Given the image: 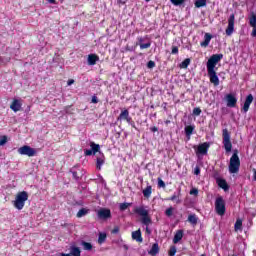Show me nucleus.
<instances>
[{
	"instance_id": "c85d7f7f",
	"label": "nucleus",
	"mask_w": 256,
	"mask_h": 256,
	"mask_svg": "<svg viewBox=\"0 0 256 256\" xmlns=\"http://www.w3.org/2000/svg\"><path fill=\"white\" fill-rule=\"evenodd\" d=\"M97 63V55L90 54L88 56V65H95Z\"/></svg>"
},
{
	"instance_id": "7c9ffc66",
	"label": "nucleus",
	"mask_w": 256,
	"mask_h": 256,
	"mask_svg": "<svg viewBox=\"0 0 256 256\" xmlns=\"http://www.w3.org/2000/svg\"><path fill=\"white\" fill-rule=\"evenodd\" d=\"M82 247L84 251H91L93 249V245L89 242L82 241Z\"/></svg>"
},
{
	"instance_id": "49530a36",
	"label": "nucleus",
	"mask_w": 256,
	"mask_h": 256,
	"mask_svg": "<svg viewBox=\"0 0 256 256\" xmlns=\"http://www.w3.org/2000/svg\"><path fill=\"white\" fill-rule=\"evenodd\" d=\"M103 163H105V161L101 158H97V167L98 169H101V165H103Z\"/></svg>"
},
{
	"instance_id": "de8ad7c7",
	"label": "nucleus",
	"mask_w": 256,
	"mask_h": 256,
	"mask_svg": "<svg viewBox=\"0 0 256 256\" xmlns=\"http://www.w3.org/2000/svg\"><path fill=\"white\" fill-rule=\"evenodd\" d=\"M194 175H201V168L199 166L194 168Z\"/></svg>"
},
{
	"instance_id": "393cba45",
	"label": "nucleus",
	"mask_w": 256,
	"mask_h": 256,
	"mask_svg": "<svg viewBox=\"0 0 256 256\" xmlns=\"http://www.w3.org/2000/svg\"><path fill=\"white\" fill-rule=\"evenodd\" d=\"M188 221L191 223V225H197V223L199 222V218L196 214H190L188 216Z\"/></svg>"
},
{
	"instance_id": "bf43d9fd",
	"label": "nucleus",
	"mask_w": 256,
	"mask_h": 256,
	"mask_svg": "<svg viewBox=\"0 0 256 256\" xmlns=\"http://www.w3.org/2000/svg\"><path fill=\"white\" fill-rule=\"evenodd\" d=\"M92 103H97V96L92 97Z\"/></svg>"
},
{
	"instance_id": "9b49d317",
	"label": "nucleus",
	"mask_w": 256,
	"mask_h": 256,
	"mask_svg": "<svg viewBox=\"0 0 256 256\" xmlns=\"http://www.w3.org/2000/svg\"><path fill=\"white\" fill-rule=\"evenodd\" d=\"M98 217L102 219V221H107V219H111V210L107 208H101L97 213Z\"/></svg>"
},
{
	"instance_id": "f8f14e48",
	"label": "nucleus",
	"mask_w": 256,
	"mask_h": 256,
	"mask_svg": "<svg viewBox=\"0 0 256 256\" xmlns=\"http://www.w3.org/2000/svg\"><path fill=\"white\" fill-rule=\"evenodd\" d=\"M226 102H227V107H237V97L233 94H227L225 96Z\"/></svg>"
},
{
	"instance_id": "a878e982",
	"label": "nucleus",
	"mask_w": 256,
	"mask_h": 256,
	"mask_svg": "<svg viewBox=\"0 0 256 256\" xmlns=\"http://www.w3.org/2000/svg\"><path fill=\"white\" fill-rule=\"evenodd\" d=\"M249 25H250V27H256V14H255V12L250 13Z\"/></svg>"
},
{
	"instance_id": "e2e57ef3",
	"label": "nucleus",
	"mask_w": 256,
	"mask_h": 256,
	"mask_svg": "<svg viewBox=\"0 0 256 256\" xmlns=\"http://www.w3.org/2000/svg\"><path fill=\"white\" fill-rule=\"evenodd\" d=\"M145 1L149 2V1H151V0H145Z\"/></svg>"
},
{
	"instance_id": "5701e85b",
	"label": "nucleus",
	"mask_w": 256,
	"mask_h": 256,
	"mask_svg": "<svg viewBox=\"0 0 256 256\" xmlns=\"http://www.w3.org/2000/svg\"><path fill=\"white\" fill-rule=\"evenodd\" d=\"M151 256H156L159 253V244L158 243H154L152 245V248L150 249V251L148 252Z\"/></svg>"
},
{
	"instance_id": "cd10ccee",
	"label": "nucleus",
	"mask_w": 256,
	"mask_h": 256,
	"mask_svg": "<svg viewBox=\"0 0 256 256\" xmlns=\"http://www.w3.org/2000/svg\"><path fill=\"white\" fill-rule=\"evenodd\" d=\"M166 201H175L177 205L181 204V200L179 199V194L174 193L170 198H166Z\"/></svg>"
},
{
	"instance_id": "ea45409f",
	"label": "nucleus",
	"mask_w": 256,
	"mask_h": 256,
	"mask_svg": "<svg viewBox=\"0 0 256 256\" xmlns=\"http://www.w3.org/2000/svg\"><path fill=\"white\" fill-rule=\"evenodd\" d=\"M201 113H202L201 108L197 107L193 109V115H196V117H199Z\"/></svg>"
},
{
	"instance_id": "423d86ee",
	"label": "nucleus",
	"mask_w": 256,
	"mask_h": 256,
	"mask_svg": "<svg viewBox=\"0 0 256 256\" xmlns=\"http://www.w3.org/2000/svg\"><path fill=\"white\" fill-rule=\"evenodd\" d=\"M225 211H227V208L225 207V199L219 196L215 200V212L217 215H220V217H223V215H225Z\"/></svg>"
},
{
	"instance_id": "bb28decb",
	"label": "nucleus",
	"mask_w": 256,
	"mask_h": 256,
	"mask_svg": "<svg viewBox=\"0 0 256 256\" xmlns=\"http://www.w3.org/2000/svg\"><path fill=\"white\" fill-rule=\"evenodd\" d=\"M189 65H191V58H186L184 61H182L179 64L180 69H187V67H189Z\"/></svg>"
},
{
	"instance_id": "79ce46f5",
	"label": "nucleus",
	"mask_w": 256,
	"mask_h": 256,
	"mask_svg": "<svg viewBox=\"0 0 256 256\" xmlns=\"http://www.w3.org/2000/svg\"><path fill=\"white\" fill-rule=\"evenodd\" d=\"M190 195H194V197H197L199 195V189L197 188H192L190 190Z\"/></svg>"
},
{
	"instance_id": "a19ab883",
	"label": "nucleus",
	"mask_w": 256,
	"mask_h": 256,
	"mask_svg": "<svg viewBox=\"0 0 256 256\" xmlns=\"http://www.w3.org/2000/svg\"><path fill=\"white\" fill-rule=\"evenodd\" d=\"M158 187L162 189H165L166 187L165 182L161 178H158Z\"/></svg>"
},
{
	"instance_id": "603ef678",
	"label": "nucleus",
	"mask_w": 256,
	"mask_h": 256,
	"mask_svg": "<svg viewBox=\"0 0 256 256\" xmlns=\"http://www.w3.org/2000/svg\"><path fill=\"white\" fill-rule=\"evenodd\" d=\"M252 37H256V26L252 27Z\"/></svg>"
},
{
	"instance_id": "0eeeda50",
	"label": "nucleus",
	"mask_w": 256,
	"mask_h": 256,
	"mask_svg": "<svg viewBox=\"0 0 256 256\" xmlns=\"http://www.w3.org/2000/svg\"><path fill=\"white\" fill-rule=\"evenodd\" d=\"M209 147H211V144H209V142H204L202 144H199L198 146H194L197 157H199L200 155H207Z\"/></svg>"
},
{
	"instance_id": "c756f323",
	"label": "nucleus",
	"mask_w": 256,
	"mask_h": 256,
	"mask_svg": "<svg viewBox=\"0 0 256 256\" xmlns=\"http://www.w3.org/2000/svg\"><path fill=\"white\" fill-rule=\"evenodd\" d=\"M194 5L197 9H201V7H205L207 5V0H196Z\"/></svg>"
},
{
	"instance_id": "6e6d98bb",
	"label": "nucleus",
	"mask_w": 256,
	"mask_h": 256,
	"mask_svg": "<svg viewBox=\"0 0 256 256\" xmlns=\"http://www.w3.org/2000/svg\"><path fill=\"white\" fill-rule=\"evenodd\" d=\"M98 181H100L101 183H105V180H103V177L101 175L97 176Z\"/></svg>"
},
{
	"instance_id": "4c0bfd02",
	"label": "nucleus",
	"mask_w": 256,
	"mask_h": 256,
	"mask_svg": "<svg viewBox=\"0 0 256 256\" xmlns=\"http://www.w3.org/2000/svg\"><path fill=\"white\" fill-rule=\"evenodd\" d=\"M166 217H173V207H169L165 211Z\"/></svg>"
},
{
	"instance_id": "f03ea898",
	"label": "nucleus",
	"mask_w": 256,
	"mask_h": 256,
	"mask_svg": "<svg viewBox=\"0 0 256 256\" xmlns=\"http://www.w3.org/2000/svg\"><path fill=\"white\" fill-rule=\"evenodd\" d=\"M133 213L139 215V217H142L140 221L142 225L146 226V233H148V235H151V230H149V226L151 225V223H153V221L151 220V216H149V210L145 209V206H136L133 209Z\"/></svg>"
},
{
	"instance_id": "473e14b6",
	"label": "nucleus",
	"mask_w": 256,
	"mask_h": 256,
	"mask_svg": "<svg viewBox=\"0 0 256 256\" xmlns=\"http://www.w3.org/2000/svg\"><path fill=\"white\" fill-rule=\"evenodd\" d=\"M129 207H131V203H127V202L121 203L119 205L120 211H126V209H129Z\"/></svg>"
},
{
	"instance_id": "412c9836",
	"label": "nucleus",
	"mask_w": 256,
	"mask_h": 256,
	"mask_svg": "<svg viewBox=\"0 0 256 256\" xmlns=\"http://www.w3.org/2000/svg\"><path fill=\"white\" fill-rule=\"evenodd\" d=\"M185 135L190 139V137L193 135V131H195V125H188L184 128Z\"/></svg>"
},
{
	"instance_id": "2eb2a0df",
	"label": "nucleus",
	"mask_w": 256,
	"mask_h": 256,
	"mask_svg": "<svg viewBox=\"0 0 256 256\" xmlns=\"http://www.w3.org/2000/svg\"><path fill=\"white\" fill-rule=\"evenodd\" d=\"M251 103H253V94H249L245 99V102L242 108L244 113H247V111H249V107H251Z\"/></svg>"
},
{
	"instance_id": "c03bdc74",
	"label": "nucleus",
	"mask_w": 256,
	"mask_h": 256,
	"mask_svg": "<svg viewBox=\"0 0 256 256\" xmlns=\"http://www.w3.org/2000/svg\"><path fill=\"white\" fill-rule=\"evenodd\" d=\"M172 55H177L179 53V47L177 46H172Z\"/></svg>"
},
{
	"instance_id": "5fc2aeb1",
	"label": "nucleus",
	"mask_w": 256,
	"mask_h": 256,
	"mask_svg": "<svg viewBox=\"0 0 256 256\" xmlns=\"http://www.w3.org/2000/svg\"><path fill=\"white\" fill-rule=\"evenodd\" d=\"M252 171H253V181H256V169L253 168Z\"/></svg>"
},
{
	"instance_id": "ddd939ff",
	"label": "nucleus",
	"mask_w": 256,
	"mask_h": 256,
	"mask_svg": "<svg viewBox=\"0 0 256 256\" xmlns=\"http://www.w3.org/2000/svg\"><path fill=\"white\" fill-rule=\"evenodd\" d=\"M60 256H81V249L77 246H70V253H61Z\"/></svg>"
},
{
	"instance_id": "4be33fe9",
	"label": "nucleus",
	"mask_w": 256,
	"mask_h": 256,
	"mask_svg": "<svg viewBox=\"0 0 256 256\" xmlns=\"http://www.w3.org/2000/svg\"><path fill=\"white\" fill-rule=\"evenodd\" d=\"M143 196L146 199H149V197H151V193H153V187L151 185H148V187H146L143 191Z\"/></svg>"
},
{
	"instance_id": "864d4df0",
	"label": "nucleus",
	"mask_w": 256,
	"mask_h": 256,
	"mask_svg": "<svg viewBox=\"0 0 256 256\" xmlns=\"http://www.w3.org/2000/svg\"><path fill=\"white\" fill-rule=\"evenodd\" d=\"M73 83H75V80L70 79V80H68L67 85L71 86V85H73Z\"/></svg>"
},
{
	"instance_id": "b1692460",
	"label": "nucleus",
	"mask_w": 256,
	"mask_h": 256,
	"mask_svg": "<svg viewBox=\"0 0 256 256\" xmlns=\"http://www.w3.org/2000/svg\"><path fill=\"white\" fill-rule=\"evenodd\" d=\"M98 243L99 245H103V243H105V241H107V233L105 232H100L98 234Z\"/></svg>"
},
{
	"instance_id": "9d476101",
	"label": "nucleus",
	"mask_w": 256,
	"mask_h": 256,
	"mask_svg": "<svg viewBox=\"0 0 256 256\" xmlns=\"http://www.w3.org/2000/svg\"><path fill=\"white\" fill-rule=\"evenodd\" d=\"M131 115L129 114V109L123 108L117 117V121L119 123H123V121H126V123H131Z\"/></svg>"
},
{
	"instance_id": "052dcab7",
	"label": "nucleus",
	"mask_w": 256,
	"mask_h": 256,
	"mask_svg": "<svg viewBox=\"0 0 256 256\" xmlns=\"http://www.w3.org/2000/svg\"><path fill=\"white\" fill-rule=\"evenodd\" d=\"M99 149H100V146H99V144H97V151L99 152Z\"/></svg>"
},
{
	"instance_id": "f257e3e1",
	"label": "nucleus",
	"mask_w": 256,
	"mask_h": 256,
	"mask_svg": "<svg viewBox=\"0 0 256 256\" xmlns=\"http://www.w3.org/2000/svg\"><path fill=\"white\" fill-rule=\"evenodd\" d=\"M221 59H223V54H213L206 63L209 81L214 87H219V76H217L215 67H217V63H219Z\"/></svg>"
},
{
	"instance_id": "f704fd0d",
	"label": "nucleus",
	"mask_w": 256,
	"mask_h": 256,
	"mask_svg": "<svg viewBox=\"0 0 256 256\" xmlns=\"http://www.w3.org/2000/svg\"><path fill=\"white\" fill-rule=\"evenodd\" d=\"M136 45H139L140 49H149V47H151V42L136 43Z\"/></svg>"
},
{
	"instance_id": "13d9d810",
	"label": "nucleus",
	"mask_w": 256,
	"mask_h": 256,
	"mask_svg": "<svg viewBox=\"0 0 256 256\" xmlns=\"http://www.w3.org/2000/svg\"><path fill=\"white\" fill-rule=\"evenodd\" d=\"M137 40H138V43H143V41H145V39H143V37H138Z\"/></svg>"
},
{
	"instance_id": "39448f33",
	"label": "nucleus",
	"mask_w": 256,
	"mask_h": 256,
	"mask_svg": "<svg viewBox=\"0 0 256 256\" xmlns=\"http://www.w3.org/2000/svg\"><path fill=\"white\" fill-rule=\"evenodd\" d=\"M29 199V194L25 191L19 192L16 195L15 201H14V207L15 209H18V211H21L25 207V202Z\"/></svg>"
},
{
	"instance_id": "a18cd8bd",
	"label": "nucleus",
	"mask_w": 256,
	"mask_h": 256,
	"mask_svg": "<svg viewBox=\"0 0 256 256\" xmlns=\"http://www.w3.org/2000/svg\"><path fill=\"white\" fill-rule=\"evenodd\" d=\"M147 67H148V69H153V68L155 67V61L150 60V61L147 63Z\"/></svg>"
},
{
	"instance_id": "680f3d73",
	"label": "nucleus",
	"mask_w": 256,
	"mask_h": 256,
	"mask_svg": "<svg viewBox=\"0 0 256 256\" xmlns=\"http://www.w3.org/2000/svg\"><path fill=\"white\" fill-rule=\"evenodd\" d=\"M200 256H207V255H205V254H202V255H200Z\"/></svg>"
},
{
	"instance_id": "58836bf2",
	"label": "nucleus",
	"mask_w": 256,
	"mask_h": 256,
	"mask_svg": "<svg viewBox=\"0 0 256 256\" xmlns=\"http://www.w3.org/2000/svg\"><path fill=\"white\" fill-rule=\"evenodd\" d=\"M85 215H87V210L85 209H80L77 213V217H85Z\"/></svg>"
},
{
	"instance_id": "3c124183",
	"label": "nucleus",
	"mask_w": 256,
	"mask_h": 256,
	"mask_svg": "<svg viewBox=\"0 0 256 256\" xmlns=\"http://www.w3.org/2000/svg\"><path fill=\"white\" fill-rule=\"evenodd\" d=\"M150 131H152V133H157V131H159V128H157V126H153L150 128Z\"/></svg>"
},
{
	"instance_id": "6ab92c4d",
	"label": "nucleus",
	"mask_w": 256,
	"mask_h": 256,
	"mask_svg": "<svg viewBox=\"0 0 256 256\" xmlns=\"http://www.w3.org/2000/svg\"><path fill=\"white\" fill-rule=\"evenodd\" d=\"M211 39H213V35L209 33H205L204 35V41L200 43L201 47H209V43H211Z\"/></svg>"
},
{
	"instance_id": "aec40b11",
	"label": "nucleus",
	"mask_w": 256,
	"mask_h": 256,
	"mask_svg": "<svg viewBox=\"0 0 256 256\" xmlns=\"http://www.w3.org/2000/svg\"><path fill=\"white\" fill-rule=\"evenodd\" d=\"M184 231L183 230H177L174 238H173V243L176 245V243H179L181 239H183Z\"/></svg>"
},
{
	"instance_id": "20e7f679",
	"label": "nucleus",
	"mask_w": 256,
	"mask_h": 256,
	"mask_svg": "<svg viewBox=\"0 0 256 256\" xmlns=\"http://www.w3.org/2000/svg\"><path fill=\"white\" fill-rule=\"evenodd\" d=\"M222 139H223L222 143H223L225 152L231 153V151H233V143H231V132H229L227 128H224L222 130Z\"/></svg>"
},
{
	"instance_id": "6e6552de",
	"label": "nucleus",
	"mask_w": 256,
	"mask_h": 256,
	"mask_svg": "<svg viewBox=\"0 0 256 256\" xmlns=\"http://www.w3.org/2000/svg\"><path fill=\"white\" fill-rule=\"evenodd\" d=\"M18 153L19 155H27V157H35V155H37L35 148H31L28 145L20 147Z\"/></svg>"
},
{
	"instance_id": "8fccbe9b",
	"label": "nucleus",
	"mask_w": 256,
	"mask_h": 256,
	"mask_svg": "<svg viewBox=\"0 0 256 256\" xmlns=\"http://www.w3.org/2000/svg\"><path fill=\"white\" fill-rule=\"evenodd\" d=\"M117 233H119V227L118 226L114 227L113 230H112L113 235H117Z\"/></svg>"
},
{
	"instance_id": "72a5a7b5",
	"label": "nucleus",
	"mask_w": 256,
	"mask_h": 256,
	"mask_svg": "<svg viewBox=\"0 0 256 256\" xmlns=\"http://www.w3.org/2000/svg\"><path fill=\"white\" fill-rule=\"evenodd\" d=\"M72 175H73V177L76 179V180H78V179H81V177H83V172H77V171H75V170H72Z\"/></svg>"
},
{
	"instance_id": "dca6fc26",
	"label": "nucleus",
	"mask_w": 256,
	"mask_h": 256,
	"mask_svg": "<svg viewBox=\"0 0 256 256\" xmlns=\"http://www.w3.org/2000/svg\"><path fill=\"white\" fill-rule=\"evenodd\" d=\"M22 105L23 104H21L20 100L14 99L10 105V109H12V111H14V113H17V111H21Z\"/></svg>"
},
{
	"instance_id": "09e8293b",
	"label": "nucleus",
	"mask_w": 256,
	"mask_h": 256,
	"mask_svg": "<svg viewBox=\"0 0 256 256\" xmlns=\"http://www.w3.org/2000/svg\"><path fill=\"white\" fill-rule=\"evenodd\" d=\"M128 125H131V127H133V129H136L137 130V126L135 125V121H133V118L130 119V122H127Z\"/></svg>"
},
{
	"instance_id": "e433bc0d",
	"label": "nucleus",
	"mask_w": 256,
	"mask_h": 256,
	"mask_svg": "<svg viewBox=\"0 0 256 256\" xmlns=\"http://www.w3.org/2000/svg\"><path fill=\"white\" fill-rule=\"evenodd\" d=\"M172 5H175V7H179V5H183L185 3V0H170Z\"/></svg>"
},
{
	"instance_id": "a211bd4d",
	"label": "nucleus",
	"mask_w": 256,
	"mask_h": 256,
	"mask_svg": "<svg viewBox=\"0 0 256 256\" xmlns=\"http://www.w3.org/2000/svg\"><path fill=\"white\" fill-rule=\"evenodd\" d=\"M132 239L137 243H143V236L141 235V229L132 232Z\"/></svg>"
},
{
	"instance_id": "2f4dec72",
	"label": "nucleus",
	"mask_w": 256,
	"mask_h": 256,
	"mask_svg": "<svg viewBox=\"0 0 256 256\" xmlns=\"http://www.w3.org/2000/svg\"><path fill=\"white\" fill-rule=\"evenodd\" d=\"M243 227V221L241 219H237L234 224L235 231H239Z\"/></svg>"
},
{
	"instance_id": "4468645a",
	"label": "nucleus",
	"mask_w": 256,
	"mask_h": 256,
	"mask_svg": "<svg viewBox=\"0 0 256 256\" xmlns=\"http://www.w3.org/2000/svg\"><path fill=\"white\" fill-rule=\"evenodd\" d=\"M97 153V145L95 142H90V148L84 150V154L88 157Z\"/></svg>"
},
{
	"instance_id": "7ed1b4c3",
	"label": "nucleus",
	"mask_w": 256,
	"mask_h": 256,
	"mask_svg": "<svg viewBox=\"0 0 256 256\" xmlns=\"http://www.w3.org/2000/svg\"><path fill=\"white\" fill-rule=\"evenodd\" d=\"M241 167V159H239V150L235 149L230 158L229 173L235 174L239 173V168Z\"/></svg>"
},
{
	"instance_id": "37998d69",
	"label": "nucleus",
	"mask_w": 256,
	"mask_h": 256,
	"mask_svg": "<svg viewBox=\"0 0 256 256\" xmlns=\"http://www.w3.org/2000/svg\"><path fill=\"white\" fill-rule=\"evenodd\" d=\"M7 143V136H1L0 137V146L5 145Z\"/></svg>"
},
{
	"instance_id": "4d7b16f0",
	"label": "nucleus",
	"mask_w": 256,
	"mask_h": 256,
	"mask_svg": "<svg viewBox=\"0 0 256 256\" xmlns=\"http://www.w3.org/2000/svg\"><path fill=\"white\" fill-rule=\"evenodd\" d=\"M48 1V3H51V5H56V3H57V1H55V0H47Z\"/></svg>"
},
{
	"instance_id": "f3484780",
	"label": "nucleus",
	"mask_w": 256,
	"mask_h": 256,
	"mask_svg": "<svg viewBox=\"0 0 256 256\" xmlns=\"http://www.w3.org/2000/svg\"><path fill=\"white\" fill-rule=\"evenodd\" d=\"M216 183L220 189H223L224 191H229V184H227V180L223 178H218L216 180Z\"/></svg>"
},
{
	"instance_id": "c9c22d12",
	"label": "nucleus",
	"mask_w": 256,
	"mask_h": 256,
	"mask_svg": "<svg viewBox=\"0 0 256 256\" xmlns=\"http://www.w3.org/2000/svg\"><path fill=\"white\" fill-rule=\"evenodd\" d=\"M176 253H177V247L176 246H171L169 251H168V255L169 256H175Z\"/></svg>"
},
{
	"instance_id": "1a4fd4ad",
	"label": "nucleus",
	"mask_w": 256,
	"mask_h": 256,
	"mask_svg": "<svg viewBox=\"0 0 256 256\" xmlns=\"http://www.w3.org/2000/svg\"><path fill=\"white\" fill-rule=\"evenodd\" d=\"M235 31V14L232 13L228 18V26L226 28V35L231 37Z\"/></svg>"
}]
</instances>
